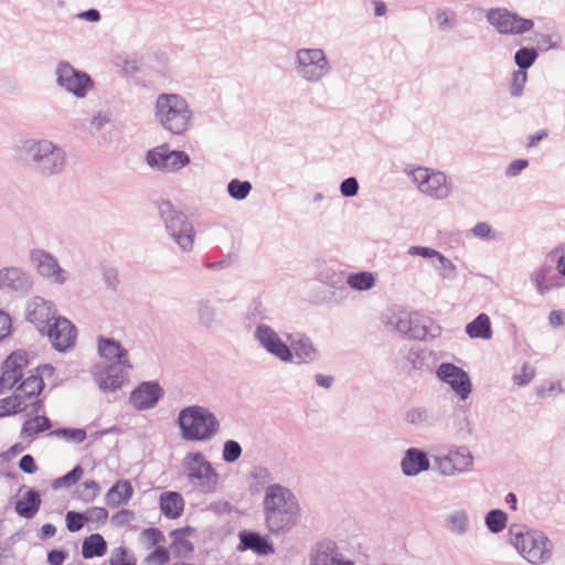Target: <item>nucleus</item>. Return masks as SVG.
I'll return each mask as SVG.
<instances>
[{"mask_svg":"<svg viewBox=\"0 0 565 565\" xmlns=\"http://www.w3.org/2000/svg\"><path fill=\"white\" fill-rule=\"evenodd\" d=\"M265 524L275 535L289 532L298 522L300 505L294 492L279 483L269 484L263 500Z\"/></svg>","mask_w":565,"mask_h":565,"instance_id":"nucleus-1","label":"nucleus"},{"mask_svg":"<svg viewBox=\"0 0 565 565\" xmlns=\"http://www.w3.org/2000/svg\"><path fill=\"white\" fill-rule=\"evenodd\" d=\"M220 299L203 297L194 302L196 323L206 331H216L225 326V313L218 308Z\"/></svg>","mask_w":565,"mask_h":565,"instance_id":"nucleus-14","label":"nucleus"},{"mask_svg":"<svg viewBox=\"0 0 565 565\" xmlns=\"http://www.w3.org/2000/svg\"><path fill=\"white\" fill-rule=\"evenodd\" d=\"M412 178L418 190L433 199L444 200L451 192V185L444 172L418 167L412 171Z\"/></svg>","mask_w":565,"mask_h":565,"instance_id":"nucleus-11","label":"nucleus"},{"mask_svg":"<svg viewBox=\"0 0 565 565\" xmlns=\"http://www.w3.org/2000/svg\"><path fill=\"white\" fill-rule=\"evenodd\" d=\"M170 548L157 546L146 558L149 565H166L170 561Z\"/></svg>","mask_w":565,"mask_h":565,"instance_id":"nucleus-55","label":"nucleus"},{"mask_svg":"<svg viewBox=\"0 0 565 565\" xmlns=\"http://www.w3.org/2000/svg\"><path fill=\"white\" fill-rule=\"evenodd\" d=\"M184 509V500L179 492L167 491L160 495V510L169 519H178Z\"/></svg>","mask_w":565,"mask_h":565,"instance_id":"nucleus-30","label":"nucleus"},{"mask_svg":"<svg viewBox=\"0 0 565 565\" xmlns=\"http://www.w3.org/2000/svg\"><path fill=\"white\" fill-rule=\"evenodd\" d=\"M56 310L52 301L35 296L26 301L25 320L33 324L35 329L43 333L47 326L54 322Z\"/></svg>","mask_w":565,"mask_h":565,"instance_id":"nucleus-16","label":"nucleus"},{"mask_svg":"<svg viewBox=\"0 0 565 565\" xmlns=\"http://www.w3.org/2000/svg\"><path fill=\"white\" fill-rule=\"evenodd\" d=\"M85 513L87 514V522L104 524L108 519V511L102 507H93Z\"/></svg>","mask_w":565,"mask_h":565,"instance_id":"nucleus-63","label":"nucleus"},{"mask_svg":"<svg viewBox=\"0 0 565 565\" xmlns=\"http://www.w3.org/2000/svg\"><path fill=\"white\" fill-rule=\"evenodd\" d=\"M319 279L322 282L330 285L332 287L340 286L339 290L341 294L347 291V288L343 286L344 278L342 273L332 271L331 274H329V270H321L319 273Z\"/></svg>","mask_w":565,"mask_h":565,"instance_id":"nucleus-54","label":"nucleus"},{"mask_svg":"<svg viewBox=\"0 0 565 565\" xmlns=\"http://www.w3.org/2000/svg\"><path fill=\"white\" fill-rule=\"evenodd\" d=\"M158 211L168 235L182 252H191L194 245L195 232L188 216L174 209L170 201H160Z\"/></svg>","mask_w":565,"mask_h":565,"instance_id":"nucleus-6","label":"nucleus"},{"mask_svg":"<svg viewBox=\"0 0 565 565\" xmlns=\"http://www.w3.org/2000/svg\"><path fill=\"white\" fill-rule=\"evenodd\" d=\"M402 472L407 477H415L420 472L430 469V461L426 451L411 447L408 448L401 461Z\"/></svg>","mask_w":565,"mask_h":565,"instance_id":"nucleus-25","label":"nucleus"},{"mask_svg":"<svg viewBox=\"0 0 565 565\" xmlns=\"http://www.w3.org/2000/svg\"><path fill=\"white\" fill-rule=\"evenodd\" d=\"M440 266L437 268L444 279L452 280L457 277V268L450 259L439 253L437 257Z\"/></svg>","mask_w":565,"mask_h":565,"instance_id":"nucleus-56","label":"nucleus"},{"mask_svg":"<svg viewBox=\"0 0 565 565\" xmlns=\"http://www.w3.org/2000/svg\"><path fill=\"white\" fill-rule=\"evenodd\" d=\"M28 411L24 401L19 398V394H14L0 399V417L10 416L17 413Z\"/></svg>","mask_w":565,"mask_h":565,"instance_id":"nucleus-42","label":"nucleus"},{"mask_svg":"<svg viewBox=\"0 0 565 565\" xmlns=\"http://www.w3.org/2000/svg\"><path fill=\"white\" fill-rule=\"evenodd\" d=\"M44 388V381L40 375H31L23 380L21 384L15 388L14 394H19V398L24 401L33 399L38 397V395Z\"/></svg>","mask_w":565,"mask_h":565,"instance_id":"nucleus-35","label":"nucleus"},{"mask_svg":"<svg viewBox=\"0 0 565 565\" xmlns=\"http://www.w3.org/2000/svg\"><path fill=\"white\" fill-rule=\"evenodd\" d=\"M134 494V489L129 480H117L105 495V503L109 508H118L127 504Z\"/></svg>","mask_w":565,"mask_h":565,"instance_id":"nucleus-27","label":"nucleus"},{"mask_svg":"<svg viewBox=\"0 0 565 565\" xmlns=\"http://www.w3.org/2000/svg\"><path fill=\"white\" fill-rule=\"evenodd\" d=\"M141 536L148 542L149 547L158 546L166 542L163 533L157 527H148L141 532Z\"/></svg>","mask_w":565,"mask_h":565,"instance_id":"nucleus-59","label":"nucleus"},{"mask_svg":"<svg viewBox=\"0 0 565 565\" xmlns=\"http://www.w3.org/2000/svg\"><path fill=\"white\" fill-rule=\"evenodd\" d=\"M106 552L107 543L100 534L94 533L83 540L82 555L84 558L100 557L104 556Z\"/></svg>","mask_w":565,"mask_h":565,"instance_id":"nucleus-36","label":"nucleus"},{"mask_svg":"<svg viewBox=\"0 0 565 565\" xmlns=\"http://www.w3.org/2000/svg\"><path fill=\"white\" fill-rule=\"evenodd\" d=\"M466 333L471 339L489 340L492 337L491 321L488 315L480 313L466 326Z\"/></svg>","mask_w":565,"mask_h":565,"instance_id":"nucleus-33","label":"nucleus"},{"mask_svg":"<svg viewBox=\"0 0 565 565\" xmlns=\"http://www.w3.org/2000/svg\"><path fill=\"white\" fill-rule=\"evenodd\" d=\"M252 189L253 186L249 181L233 179L227 183L228 195L237 201L245 200L250 193Z\"/></svg>","mask_w":565,"mask_h":565,"instance_id":"nucleus-45","label":"nucleus"},{"mask_svg":"<svg viewBox=\"0 0 565 565\" xmlns=\"http://www.w3.org/2000/svg\"><path fill=\"white\" fill-rule=\"evenodd\" d=\"M172 542L170 545L171 553L179 558H186L191 556L194 551V545L188 539L179 535H170Z\"/></svg>","mask_w":565,"mask_h":565,"instance_id":"nucleus-44","label":"nucleus"},{"mask_svg":"<svg viewBox=\"0 0 565 565\" xmlns=\"http://www.w3.org/2000/svg\"><path fill=\"white\" fill-rule=\"evenodd\" d=\"M239 551H252L256 555L266 556L275 552L274 545L267 535H262L255 531L244 530L238 534Z\"/></svg>","mask_w":565,"mask_h":565,"instance_id":"nucleus-24","label":"nucleus"},{"mask_svg":"<svg viewBox=\"0 0 565 565\" xmlns=\"http://www.w3.org/2000/svg\"><path fill=\"white\" fill-rule=\"evenodd\" d=\"M253 337L268 354L276 358L280 362H294L291 348L270 326L266 323L257 324Z\"/></svg>","mask_w":565,"mask_h":565,"instance_id":"nucleus-12","label":"nucleus"},{"mask_svg":"<svg viewBox=\"0 0 565 565\" xmlns=\"http://www.w3.org/2000/svg\"><path fill=\"white\" fill-rule=\"evenodd\" d=\"M181 437L186 441H207L214 438L221 424L214 413L200 405L183 407L177 418Z\"/></svg>","mask_w":565,"mask_h":565,"instance_id":"nucleus-3","label":"nucleus"},{"mask_svg":"<svg viewBox=\"0 0 565 565\" xmlns=\"http://www.w3.org/2000/svg\"><path fill=\"white\" fill-rule=\"evenodd\" d=\"M250 477L258 483V484H266L274 480V477L268 468L263 466L254 467L250 471Z\"/></svg>","mask_w":565,"mask_h":565,"instance_id":"nucleus-62","label":"nucleus"},{"mask_svg":"<svg viewBox=\"0 0 565 565\" xmlns=\"http://www.w3.org/2000/svg\"><path fill=\"white\" fill-rule=\"evenodd\" d=\"M163 396V390L158 382L149 381L140 383L130 395V403L139 411L154 407Z\"/></svg>","mask_w":565,"mask_h":565,"instance_id":"nucleus-21","label":"nucleus"},{"mask_svg":"<svg viewBox=\"0 0 565 565\" xmlns=\"http://www.w3.org/2000/svg\"><path fill=\"white\" fill-rule=\"evenodd\" d=\"M487 21L501 35H522L533 30L534 21L523 18L507 8H491Z\"/></svg>","mask_w":565,"mask_h":565,"instance_id":"nucleus-8","label":"nucleus"},{"mask_svg":"<svg viewBox=\"0 0 565 565\" xmlns=\"http://www.w3.org/2000/svg\"><path fill=\"white\" fill-rule=\"evenodd\" d=\"M127 556V548L125 546L116 547L110 554L109 565H129L130 563H136L135 558H128Z\"/></svg>","mask_w":565,"mask_h":565,"instance_id":"nucleus-58","label":"nucleus"},{"mask_svg":"<svg viewBox=\"0 0 565 565\" xmlns=\"http://www.w3.org/2000/svg\"><path fill=\"white\" fill-rule=\"evenodd\" d=\"M437 469L443 476H455L458 473L457 467L452 461L450 455L435 458Z\"/></svg>","mask_w":565,"mask_h":565,"instance_id":"nucleus-57","label":"nucleus"},{"mask_svg":"<svg viewBox=\"0 0 565 565\" xmlns=\"http://www.w3.org/2000/svg\"><path fill=\"white\" fill-rule=\"evenodd\" d=\"M535 375L534 367L529 364L522 366L521 373L513 376V381L519 386L529 384Z\"/></svg>","mask_w":565,"mask_h":565,"instance_id":"nucleus-64","label":"nucleus"},{"mask_svg":"<svg viewBox=\"0 0 565 565\" xmlns=\"http://www.w3.org/2000/svg\"><path fill=\"white\" fill-rule=\"evenodd\" d=\"M359 182L354 177L344 179L340 184V193L344 198H353L359 192Z\"/></svg>","mask_w":565,"mask_h":565,"instance_id":"nucleus-61","label":"nucleus"},{"mask_svg":"<svg viewBox=\"0 0 565 565\" xmlns=\"http://www.w3.org/2000/svg\"><path fill=\"white\" fill-rule=\"evenodd\" d=\"M527 81V72L516 70L512 73L510 83V95L512 97H520L523 95L524 86Z\"/></svg>","mask_w":565,"mask_h":565,"instance_id":"nucleus-51","label":"nucleus"},{"mask_svg":"<svg viewBox=\"0 0 565 565\" xmlns=\"http://www.w3.org/2000/svg\"><path fill=\"white\" fill-rule=\"evenodd\" d=\"M507 522L508 514L500 509L490 510L484 518L486 526L491 533L502 532L507 526Z\"/></svg>","mask_w":565,"mask_h":565,"instance_id":"nucleus-41","label":"nucleus"},{"mask_svg":"<svg viewBox=\"0 0 565 565\" xmlns=\"http://www.w3.org/2000/svg\"><path fill=\"white\" fill-rule=\"evenodd\" d=\"M551 271L552 266L544 265L539 270L532 274V280L534 281L536 290L541 296L546 295L550 290L554 288H559L563 286L559 277H548V274Z\"/></svg>","mask_w":565,"mask_h":565,"instance_id":"nucleus-31","label":"nucleus"},{"mask_svg":"<svg viewBox=\"0 0 565 565\" xmlns=\"http://www.w3.org/2000/svg\"><path fill=\"white\" fill-rule=\"evenodd\" d=\"M28 365L24 352L11 353L2 364L0 376V395L9 392L22 379L23 369Z\"/></svg>","mask_w":565,"mask_h":565,"instance_id":"nucleus-19","label":"nucleus"},{"mask_svg":"<svg viewBox=\"0 0 565 565\" xmlns=\"http://www.w3.org/2000/svg\"><path fill=\"white\" fill-rule=\"evenodd\" d=\"M33 281L31 276L17 266L0 269V290H10L19 295L31 291Z\"/></svg>","mask_w":565,"mask_h":565,"instance_id":"nucleus-20","label":"nucleus"},{"mask_svg":"<svg viewBox=\"0 0 565 565\" xmlns=\"http://www.w3.org/2000/svg\"><path fill=\"white\" fill-rule=\"evenodd\" d=\"M411 319H412V313L411 315H407V313L392 315L387 321V324L393 327V329L396 332L408 338V331L411 328Z\"/></svg>","mask_w":565,"mask_h":565,"instance_id":"nucleus-48","label":"nucleus"},{"mask_svg":"<svg viewBox=\"0 0 565 565\" xmlns=\"http://www.w3.org/2000/svg\"><path fill=\"white\" fill-rule=\"evenodd\" d=\"M288 340L296 363L310 364L318 359L319 351L308 335L299 334L297 339H291V335H288Z\"/></svg>","mask_w":565,"mask_h":565,"instance_id":"nucleus-26","label":"nucleus"},{"mask_svg":"<svg viewBox=\"0 0 565 565\" xmlns=\"http://www.w3.org/2000/svg\"><path fill=\"white\" fill-rule=\"evenodd\" d=\"M246 318L250 324L256 326L269 319L267 310L263 307L262 302L256 299L249 303Z\"/></svg>","mask_w":565,"mask_h":565,"instance_id":"nucleus-49","label":"nucleus"},{"mask_svg":"<svg viewBox=\"0 0 565 565\" xmlns=\"http://www.w3.org/2000/svg\"><path fill=\"white\" fill-rule=\"evenodd\" d=\"M83 473L84 469L79 465H76L71 471L53 480L52 488L54 490L70 488L71 486L77 483L81 480Z\"/></svg>","mask_w":565,"mask_h":565,"instance_id":"nucleus-46","label":"nucleus"},{"mask_svg":"<svg viewBox=\"0 0 565 565\" xmlns=\"http://www.w3.org/2000/svg\"><path fill=\"white\" fill-rule=\"evenodd\" d=\"M192 117L193 111L183 96L172 93L158 95L154 118L164 130L181 136L190 128Z\"/></svg>","mask_w":565,"mask_h":565,"instance_id":"nucleus-4","label":"nucleus"},{"mask_svg":"<svg viewBox=\"0 0 565 565\" xmlns=\"http://www.w3.org/2000/svg\"><path fill=\"white\" fill-rule=\"evenodd\" d=\"M190 157L182 150H170L169 145L149 149L146 153L147 164L156 171L175 172L190 163Z\"/></svg>","mask_w":565,"mask_h":565,"instance_id":"nucleus-10","label":"nucleus"},{"mask_svg":"<svg viewBox=\"0 0 565 565\" xmlns=\"http://www.w3.org/2000/svg\"><path fill=\"white\" fill-rule=\"evenodd\" d=\"M347 284L354 290L365 291L374 286L375 279L371 273L360 271L351 274L347 278Z\"/></svg>","mask_w":565,"mask_h":565,"instance_id":"nucleus-43","label":"nucleus"},{"mask_svg":"<svg viewBox=\"0 0 565 565\" xmlns=\"http://www.w3.org/2000/svg\"><path fill=\"white\" fill-rule=\"evenodd\" d=\"M243 449L238 441L228 439L223 445L222 458L226 463H233L239 459Z\"/></svg>","mask_w":565,"mask_h":565,"instance_id":"nucleus-50","label":"nucleus"},{"mask_svg":"<svg viewBox=\"0 0 565 565\" xmlns=\"http://www.w3.org/2000/svg\"><path fill=\"white\" fill-rule=\"evenodd\" d=\"M509 536L520 555L533 565L543 564L552 557V543L541 531L514 523L509 527Z\"/></svg>","mask_w":565,"mask_h":565,"instance_id":"nucleus-5","label":"nucleus"},{"mask_svg":"<svg viewBox=\"0 0 565 565\" xmlns=\"http://www.w3.org/2000/svg\"><path fill=\"white\" fill-rule=\"evenodd\" d=\"M445 526L455 535L462 536L467 534L470 529L468 513L462 509L452 511L446 516Z\"/></svg>","mask_w":565,"mask_h":565,"instance_id":"nucleus-34","label":"nucleus"},{"mask_svg":"<svg viewBox=\"0 0 565 565\" xmlns=\"http://www.w3.org/2000/svg\"><path fill=\"white\" fill-rule=\"evenodd\" d=\"M98 387L104 392H116L121 387L122 375L115 365H106L94 373Z\"/></svg>","mask_w":565,"mask_h":565,"instance_id":"nucleus-28","label":"nucleus"},{"mask_svg":"<svg viewBox=\"0 0 565 565\" xmlns=\"http://www.w3.org/2000/svg\"><path fill=\"white\" fill-rule=\"evenodd\" d=\"M341 552L334 541L324 540L317 544L310 565H335Z\"/></svg>","mask_w":565,"mask_h":565,"instance_id":"nucleus-29","label":"nucleus"},{"mask_svg":"<svg viewBox=\"0 0 565 565\" xmlns=\"http://www.w3.org/2000/svg\"><path fill=\"white\" fill-rule=\"evenodd\" d=\"M437 377L447 383L461 401H466L472 390L468 373L461 367L444 362L436 370Z\"/></svg>","mask_w":565,"mask_h":565,"instance_id":"nucleus-17","label":"nucleus"},{"mask_svg":"<svg viewBox=\"0 0 565 565\" xmlns=\"http://www.w3.org/2000/svg\"><path fill=\"white\" fill-rule=\"evenodd\" d=\"M440 334L441 327L431 318L417 312L412 313L408 339L425 341L427 339L438 338Z\"/></svg>","mask_w":565,"mask_h":565,"instance_id":"nucleus-23","label":"nucleus"},{"mask_svg":"<svg viewBox=\"0 0 565 565\" xmlns=\"http://www.w3.org/2000/svg\"><path fill=\"white\" fill-rule=\"evenodd\" d=\"M19 153L24 163L42 177L60 174L66 164L65 151L46 139L23 141Z\"/></svg>","mask_w":565,"mask_h":565,"instance_id":"nucleus-2","label":"nucleus"},{"mask_svg":"<svg viewBox=\"0 0 565 565\" xmlns=\"http://www.w3.org/2000/svg\"><path fill=\"white\" fill-rule=\"evenodd\" d=\"M405 420L417 428L429 427L435 423L431 412L426 407L409 408L405 413Z\"/></svg>","mask_w":565,"mask_h":565,"instance_id":"nucleus-37","label":"nucleus"},{"mask_svg":"<svg viewBox=\"0 0 565 565\" xmlns=\"http://www.w3.org/2000/svg\"><path fill=\"white\" fill-rule=\"evenodd\" d=\"M87 523L85 512L68 511L66 513V527L70 532L79 531Z\"/></svg>","mask_w":565,"mask_h":565,"instance_id":"nucleus-53","label":"nucleus"},{"mask_svg":"<svg viewBox=\"0 0 565 565\" xmlns=\"http://www.w3.org/2000/svg\"><path fill=\"white\" fill-rule=\"evenodd\" d=\"M294 65L296 73L307 83H319L332 71L322 49H298Z\"/></svg>","mask_w":565,"mask_h":565,"instance_id":"nucleus-7","label":"nucleus"},{"mask_svg":"<svg viewBox=\"0 0 565 565\" xmlns=\"http://www.w3.org/2000/svg\"><path fill=\"white\" fill-rule=\"evenodd\" d=\"M51 435L64 437L67 441L79 444L86 439V431L81 428H60L51 431Z\"/></svg>","mask_w":565,"mask_h":565,"instance_id":"nucleus-52","label":"nucleus"},{"mask_svg":"<svg viewBox=\"0 0 565 565\" xmlns=\"http://www.w3.org/2000/svg\"><path fill=\"white\" fill-rule=\"evenodd\" d=\"M429 356V351L418 347H413L405 354V360L414 370H422L426 365Z\"/></svg>","mask_w":565,"mask_h":565,"instance_id":"nucleus-47","label":"nucleus"},{"mask_svg":"<svg viewBox=\"0 0 565 565\" xmlns=\"http://www.w3.org/2000/svg\"><path fill=\"white\" fill-rule=\"evenodd\" d=\"M183 466L189 480H198L203 492L215 489L218 475L202 452H189L183 459Z\"/></svg>","mask_w":565,"mask_h":565,"instance_id":"nucleus-9","label":"nucleus"},{"mask_svg":"<svg viewBox=\"0 0 565 565\" xmlns=\"http://www.w3.org/2000/svg\"><path fill=\"white\" fill-rule=\"evenodd\" d=\"M56 82L65 90L77 98L86 96L93 88L94 82L90 76L82 71L75 70L70 63L61 62L56 68Z\"/></svg>","mask_w":565,"mask_h":565,"instance_id":"nucleus-13","label":"nucleus"},{"mask_svg":"<svg viewBox=\"0 0 565 565\" xmlns=\"http://www.w3.org/2000/svg\"><path fill=\"white\" fill-rule=\"evenodd\" d=\"M30 262L35 267L40 276L52 279L54 282L63 285L66 280L64 270L58 265L57 259L49 252L40 248L30 250Z\"/></svg>","mask_w":565,"mask_h":565,"instance_id":"nucleus-18","label":"nucleus"},{"mask_svg":"<svg viewBox=\"0 0 565 565\" xmlns=\"http://www.w3.org/2000/svg\"><path fill=\"white\" fill-rule=\"evenodd\" d=\"M513 58L518 70L527 72L539 58V53L534 46H521L515 51Z\"/></svg>","mask_w":565,"mask_h":565,"instance_id":"nucleus-40","label":"nucleus"},{"mask_svg":"<svg viewBox=\"0 0 565 565\" xmlns=\"http://www.w3.org/2000/svg\"><path fill=\"white\" fill-rule=\"evenodd\" d=\"M41 334L49 338L56 351L65 352L75 345L77 331L68 319L58 316Z\"/></svg>","mask_w":565,"mask_h":565,"instance_id":"nucleus-15","label":"nucleus"},{"mask_svg":"<svg viewBox=\"0 0 565 565\" xmlns=\"http://www.w3.org/2000/svg\"><path fill=\"white\" fill-rule=\"evenodd\" d=\"M97 350L100 358L107 361H115L117 365L126 369L132 367L128 359V351L114 338L99 335L97 339Z\"/></svg>","mask_w":565,"mask_h":565,"instance_id":"nucleus-22","label":"nucleus"},{"mask_svg":"<svg viewBox=\"0 0 565 565\" xmlns=\"http://www.w3.org/2000/svg\"><path fill=\"white\" fill-rule=\"evenodd\" d=\"M83 491L81 498L85 502L93 501L99 493L100 487L95 480H86L83 482Z\"/></svg>","mask_w":565,"mask_h":565,"instance_id":"nucleus-60","label":"nucleus"},{"mask_svg":"<svg viewBox=\"0 0 565 565\" xmlns=\"http://www.w3.org/2000/svg\"><path fill=\"white\" fill-rule=\"evenodd\" d=\"M535 42L537 53H545L551 50H558L562 46L563 38L559 33H539L535 32Z\"/></svg>","mask_w":565,"mask_h":565,"instance_id":"nucleus-39","label":"nucleus"},{"mask_svg":"<svg viewBox=\"0 0 565 565\" xmlns=\"http://www.w3.org/2000/svg\"><path fill=\"white\" fill-rule=\"evenodd\" d=\"M41 507V497L39 491L29 489L21 500L15 503L17 513L24 519H32Z\"/></svg>","mask_w":565,"mask_h":565,"instance_id":"nucleus-32","label":"nucleus"},{"mask_svg":"<svg viewBox=\"0 0 565 565\" xmlns=\"http://www.w3.org/2000/svg\"><path fill=\"white\" fill-rule=\"evenodd\" d=\"M449 455L457 467L458 473H465L471 470L473 466V456L466 446L451 447Z\"/></svg>","mask_w":565,"mask_h":565,"instance_id":"nucleus-38","label":"nucleus"}]
</instances>
